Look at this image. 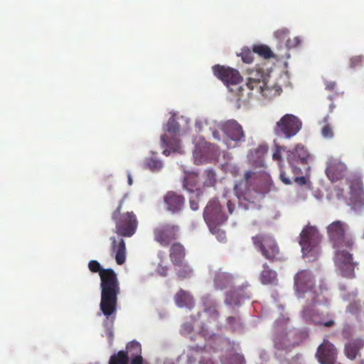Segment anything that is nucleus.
<instances>
[{
  "instance_id": "1",
  "label": "nucleus",
  "mask_w": 364,
  "mask_h": 364,
  "mask_svg": "<svg viewBox=\"0 0 364 364\" xmlns=\"http://www.w3.org/2000/svg\"><path fill=\"white\" fill-rule=\"evenodd\" d=\"M254 175L255 173L252 171L245 172L244 178L235 186L239 206L245 210L256 208L257 202L270 191L272 186L269 176L262 174V179L259 181L257 187L251 188L249 183Z\"/></svg>"
},
{
  "instance_id": "2",
  "label": "nucleus",
  "mask_w": 364,
  "mask_h": 364,
  "mask_svg": "<svg viewBox=\"0 0 364 364\" xmlns=\"http://www.w3.org/2000/svg\"><path fill=\"white\" fill-rule=\"evenodd\" d=\"M269 78V75L262 68L248 70L246 83L238 88L239 100L245 102L258 94L264 98H272L274 92L267 85Z\"/></svg>"
},
{
  "instance_id": "3",
  "label": "nucleus",
  "mask_w": 364,
  "mask_h": 364,
  "mask_svg": "<svg viewBox=\"0 0 364 364\" xmlns=\"http://www.w3.org/2000/svg\"><path fill=\"white\" fill-rule=\"evenodd\" d=\"M223 203H225L228 212L217 198L210 200L203 210V218L211 231L223 225L228 220V215L234 212L235 205L231 200H225Z\"/></svg>"
},
{
  "instance_id": "4",
  "label": "nucleus",
  "mask_w": 364,
  "mask_h": 364,
  "mask_svg": "<svg viewBox=\"0 0 364 364\" xmlns=\"http://www.w3.org/2000/svg\"><path fill=\"white\" fill-rule=\"evenodd\" d=\"M123 203L120 200L111 218L115 224L114 232L120 237H131L136 233L139 223L134 212L122 213Z\"/></svg>"
},
{
  "instance_id": "5",
  "label": "nucleus",
  "mask_w": 364,
  "mask_h": 364,
  "mask_svg": "<svg viewBox=\"0 0 364 364\" xmlns=\"http://www.w3.org/2000/svg\"><path fill=\"white\" fill-rule=\"evenodd\" d=\"M256 250L269 262L280 260L281 252L276 240L271 235L259 233L252 237Z\"/></svg>"
},
{
  "instance_id": "6",
  "label": "nucleus",
  "mask_w": 364,
  "mask_h": 364,
  "mask_svg": "<svg viewBox=\"0 0 364 364\" xmlns=\"http://www.w3.org/2000/svg\"><path fill=\"white\" fill-rule=\"evenodd\" d=\"M214 287L217 290L227 291L236 296H245L250 292L249 285H241L235 287V277L228 272H223L220 269L215 272L213 279Z\"/></svg>"
},
{
  "instance_id": "7",
  "label": "nucleus",
  "mask_w": 364,
  "mask_h": 364,
  "mask_svg": "<svg viewBox=\"0 0 364 364\" xmlns=\"http://www.w3.org/2000/svg\"><path fill=\"white\" fill-rule=\"evenodd\" d=\"M321 235L314 226L306 225L303 228L299 235V243L301 247L304 257L309 254L314 255L318 252V247L321 241Z\"/></svg>"
},
{
  "instance_id": "8",
  "label": "nucleus",
  "mask_w": 364,
  "mask_h": 364,
  "mask_svg": "<svg viewBox=\"0 0 364 364\" xmlns=\"http://www.w3.org/2000/svg\"><path fill=\"white\" fill-rule=\"evenodd\" d=\"M348 225L341 220H336L327 227V233L333 247L340 248L346 247L351 249L354 242L351 238L346 237Z\"/></svg>"
},
{
  "instance_id": "9",
  "label": "nucleus",
  "mask_w": 364,
  "mask_h": 364,
  "mask_svg": "<svg viewBox=\"0 0 364 364\" xmlns=\"http://www.w3.org/2000/svg\"><path fill=\"white\" fill-rule=\"evenodd\" d=\"M181 228L178 225L164 223L153 230L154 239L162 247H168L179 238Z\"/></svg>"
},
{
  "instance_id": "10",
  "label": "nucleus",
  "mask_w": 364,
  "mask_h": 364,
  "mask_svg": "<svg viewBox=\"0 0 364 364\" xmlns=\"http://www.w3.org/2000/svg\"><path fill=\"white\" fill-rule=\"evenodd\" d=\"M302 122L295 115L284 114L274 127V132L279 136L290 139L294 136L301 129Z\"/></svg>"
},
{
  "instance_id": "11",
  "label": "nucleus",
  "mask_w": 364,
  "mask_h": 364,
  "mask_svg": "<svg viewBox=\"0 0 364 364\" xmlns=\"http://www.w3.org/2000/svg\"><path fill=\"white\" fill-rule=\"evenodd\" d=\"M100 280L101 296H117L120 294L117 276L112 269H103L100 272Z\"/></svg>"
},
{
  "instance_id": "12",
  "label": "nucleus",
  "mask_w": 364,
  "mask_h": 364,
  "mask_svg": "<svg viewBox=\"0 0 364 364\" xmlns=\"http://www.w3.org/2000/svg\"><path fill=\"white\" fill-rule=\"evenodd\" d=\"M168 134L161 136V141L163 146L168 147L173 151H177L180 149V140L178 134L180 131V125L173 117L168 120L166 124Z\"/></svg>"
},
{
  "instance_id": "13",
  "label": "nucleus",
  "mask_w": 364,
  "mask_h": 364,
  "mask_svg": "<svg viewBox=\"0 0 364 364\" xmlns=\"http://www.w3.org/2000/svg\"><path fill=\"white\" fill-rule=\"evenodd\" d=\"M350 188V200L355 208L364 206V188L360 176L351 174L347 178Z\"/></svg>"
},
{
  "instance_id": "14",
  "label": "nucleus",
  "mask_w": 364,
  "mask_h": 364,
  "mask_svg": "<svg viewBox=\"0 0 364 364\" xmlns=\"http://www.w3.org/2000/svg\"><path fill=\"white\" fill-rule=\"evenodd\" d=\"M310 157L308 149L301 144H297L294 149L287 151V161L294 173H299V164L306 165Z\"/></svg>"
},
{
  "instance_id": "15",
  "label": "nucleus",
  "mask_w": 364,
  "mask_h": 364,
  "mask_svg": "<svg viewBox=\"0 0 364 364\" xmlns=\"http://www.w3.org/2000/svg\"><path fill=\"white\" fill-rule=\"evenodd\" d=\"M334 262L343 277L349 278L354 277V269L356 264L353 262L352 255L348 252L337 250L334 257Z\"/></svg>"
},
{
  "instance_id": "16",
  "label": "nucleus",
  "mask_w": 364,
  "mask_h": 364,
  "mask_svg": "<svg viewBox=\"0 0 364 364\" xmlns=\"http://www.w3.org/2000/svg\"><path fill=\"white\" fill-rule=\"evenodd\" d=\"M325 172L331 181L336 182L347 175L348 167L340 159L331 156L326 162Z\"/></svg>"
},
{
  "instance_id": "17",
  "label": "nucleus",
  "mask_w": 364,
  "mask_h": 364,
  "mask_svg": "<svg viewBox=\"0 0 364 364\" xmlns=\"http://www.w3.org/2000/svg\"><path fill=\"white\" fill-rule=\"evenodd\" d=\"M294 289L301 294H309L314 288V279L310 271L303 269L297 272L294 277Z\"/></svg>"
},
{
  "instance_id": "18",
  "label": "nucleus",
  "mask_w": 364,
  "mask_h": 364,
  "mask_svg": "<svg viewBox=\"0 0 364 364\" xmlns=\"http://www.w3.org/2000/svg\"><path fill=\"white\" fill-rule=\"evenodd\" d=\"M213 70L214 75L227 86H229L230 84L237 85L242 80L240 73L237 70L229 67L215 65L213 67Z\"/></svg>"
},
{
  "instance_id": "19",
  "label": "nucleus",
  "mask_w": 364,
  "mask_h": 364,
  "mask_svg": "<svg viewBox=\"0 0 364 364\" xmlns=\"http://www.w3.org/2000/svg\"><path fill=\"white\" fill-rule=\"evenodd\" d=\"M337 350L333 344L324 339L318 347L316 356L321 364H335Z\"/></svg>"
},
{
  "instance_id": "20",
  "label": "nucleus",
  "mask_w": 364,
  "mask_h": 364,
  "mask_svg": "<svg viewBox=\"0 0 364 364\" xmlns=\"http://www.w3.org/2000/svg\"><path fill=\"white\" fill-rule=\"evenodd\" d=\"M221 129L227 137L237 143L245 141V132L242 126L235 119H229L222 124Z\"/></svg>"
},
{
  "instance_id": "21",
  "label": "nucleus",
  "mask_w": 364,
  "mask_h": 364,
  "mask_svg": "<svg viewBox=\"0 0 364 364\" xmlns=\"http://www.w3.org/2000/svg\"><path fill=\"white\" fill-rule=\"evenodd\" d=\"M185 198L176 192L168 191L164 196L166 209L173 214L180 213L185 204Z\"/></svg>"
},
{
  "instance_id": "22",
  "label": "nucleus",
  "mask_w": 364,
  "mask_h": 364,
  "mask_svg": "<svg viewBox=\"0 0 364 364\" xmlns=\"http://www.w3.org/2000/svg\"><path fill=\"white\" fill-rule=\"evenodd\" d=\"M111 252L115 255V260L117 264L122 265L125 263L127 258L126 245L123 238L119 240L115 237H111Z\"/></svg>"
},
{
  "instance_id": "23",
  "label": "nucleus",
  "mask_w": 364,
  "mask_h": 364,
  "mask_svg": "<svg viewBox=\"0 0 364 364\" xmlns=\"http://www.w3.org/2000/svg\"><path fill=\"white\" fill-rule=\"evenodd\" d=\"M199 183L198 174L194 172L187 173L183 181V188L190 193L196 191L197 196H200L203 194V191L200 188L198 187Z\"/></svg>"
},
{
  "instance_id": "24",
  "label": "nucleus",
  "mask_w": 364,
  "mask_h": 364,
  "mask_svg": "<svg viewBox=\"0 0 364 364\" xmlns=\"http://www.w3.org/2000/svg\"><path fill=\"white\" fill-rule=\"evenodd\" d=\"M186 256L184 246L180 242H173L169 250V257L173 265L181 264Z\"/></svg>"
},
{
  "instance_id": "25",
  "label": "nucleus",
  "mask_w": 364,
  "mask_h": 364,
  "mask_svg": "<svg viewBox=\"0 0 364 364\" xmlns=\"http://www.w3.org/2000/svg\"><path fill=\"white\" fill-rule=\"evenodd\" d=\"M364 347V341L360 338L354 339L345 345L344 352L350 360L355 359L359 350Z\"/></svg>"
},
{
  "instance_id": "26",
  "label": "nucleus",
  "mask_w": 364,
  "mask_h": 364,
  "mask_svg": "<svg viewBox=\"0 0 364 364\" xmlns=\"http://www.w3.org/2000/svg\"><path fill=\"white\" fill-rule=\"evenodd\" d=\"M260 281L263 284H272L277 282V272L270 269L267 263L263 264V270L260 273Z\"/></svg>"
},
{
  "instance_id": "27",
  "label": "nucleus",
  "mask_w": 364,
  "mask_h": 364,
  "mask_svg": "<svg viewBox=\"0 0 364 364\" xmlns=\"http://www.w3.org/2000/svg\"><path fill=\"white\" fill-rule=\"evenodd\" d=\"M117 297H101L100 309L103 314L109 316L116 310Z\"/></svg>"
},
{
  "instance_id": "28",
  "label": "nucleus",
  "mask_w": 364,
  "mask_h": 364,
  "mask_svg": "<svg viewBox=\"0 0 364 364\" xmlns=\"http://www.w3.org/2000/svg\"><path fill=\"white\" fill-rule=\"evenodd\" d=\"M178 267L176 269V275L181 279H189L193 275V270L189 264L182 262L181 264L175 265Z\"/></svg>"
},
{
  "instance_id": "29",
  "label": "nucleus",
  "mask_w": 364,
  "mask_h": 364,
  "mask_svg": "<svg viewBox=\"0 0 364 364\" xmlns=\"http://www.w3.org/2000/svg\"><path fill=\"white\" fill-rule=\"evenodd\" d=\"M217 181L216 173L213 169H207L203 174V183L205 187H213Z\"/></svg>"
},
{
  "instance_id": "30",
  "label": "nucleus",
  "mask_w": 364,
  "mask_h": 364,
  "mask_svg": "<svg viewBox=\"0 0 364 364\" xmlns=\"http://www.w3.org/2000/svg\"><path fill=\"white\" fill-rule=\"evenodd\" d=\"M252 51L265 59H269L274 57L273 52L267 45H255L253 46Z\"/></svg>"
},
{
  "instance_id": "31",
  "label": "nucleus",
  "mask_w": 364,
  "mask_h": 364,
  "mask_svg": "<svg viewBox=\"0 0 364 364\" xmlns=\"http://www.w3.org/2000/svg\"><path fill=\"white\" fill-rule=\"evenodd\" d=\"M129 356L127 352L119 350L117 353L112 355L109 364H128Z\"/></svg>"
},
{
  "instance_id": "32",
  "label": "nucleus",
  "mask_w": 364,
  "mask_h": 364,
  "mask_svg": "<svg viewBox=\"0 0 364 364\" xmlns=\"http://www.w3.org/2000/svg\"><path fill=\"white\" fill-rule=\"evenodd\" d=\"M323 125L321 127V133L325 139H332L334 136L333 127L328 123V116H326L323 119Z\"/></svg>"
},
{
  "instance_id": "33",
  "label": "nucleus",
  "mask_w": 364,
  "mask_h": 364,
  "mask_svg": "<svg viewBox=\"0 0 364 364\" xmlns=\"http://www.w3.org/2000/svg\"><path fill=\"white\" fill-rule=\"evenodd\" d=\"M176 304L181 308L191 309L194 306L193 297H176Z\"/></svg>"
},
{
  "instance_id": "34",
  "label": "nucleus",
  "mask_w": 364,
  "mask_h": 364,
  "mask_svg": "<svg viewBox=\"0 0 364 364\" xmlns=\"http://www.w3.org/2000/svg\"><path fill=\"white\" fill-rule=\"evenodd\" d=\"M127 349L128 350L127 352H129L131 356L135 357L137 355L141 354V344L137 341H133L128 343L127 345Z\"/></svg>"
},
{
  "instance_id": "35",
  "label": "nucleus",
  "mask_w": 364,
  "mask_h": 364,
  "mask_svg": "<svg viewBox=\"0 0 364 364\" xmlns=\"http://www.w3.org/2000/svg\"><path fill=\"white\" fill-rule=\"evenodd\" d=\"M144 166L152 171H155L161 169V168L162 167V163L159 160L150 158L146 161Z\"/></svg>"
},
{
  "instance_id": "36",
  "label": "nucleus",
  "mask_w": 364,
  "mask_h": 364,
  "mask_svg": "<svg viewBox=\"0 0 364 364\" xmlns=\"http://www.w3.org/2000/svg\"><path fill=\"white\" fill-rule=\"evenodd\" d=\"M284 146H281L279 145L275 146L274 151L272 154V159L275 161L278 162L279 166H281V164L283 161L282 153L285 151Z\"/></svg>"
},
{
  "instance_id": "37",
  "label": "nucleus",
  "mask_w": 364,
  "mask_h": 364,
  "mask_svg": "<svg viewBox=\"0 0 364 364\" xmlns=\"http://www.w3.org/2000/svg\"><path fill=\"white\" fill-rule=\"evenodd\" d=\"M364 62V58L363 55H355L350 59V67L355 68L356 67L361 66Z\"/></svg>"
},
{
  "instance_id": "38",
  "label": "nucleus",
  "mask_w": 364,
  "mask_h": 364,
  "mask_svg": "<svg viewBox=\"0 0 364 364\" xmlns=\"http://www.w3.org/2000/svg\"><path fill=\"white\" fill-rule=\"evenodd\" d=\"M88 267L89 269L93 272L97 273L99 272V274L100 275V272H102L104 269L101 268V265L99 262L97 260H91L88 263Z\"/></svg>"
},
{
  "instance_id": "39",
  "label": "nucleus",
  "mask_w": 364,
  "mask_h": 364,
  "mask_svg": "<svg viewBox=\"0 0 364 364\" xmlns=\"http://www.w3.org/2000/svg\"><path fill=\"white\" fill-rule=\"evenodd\" d=\"M240 55L244 63H250L253 60L252 53L249 49L242 50Z\"/></svg>"
},
{
  "instance_id": "40",
  "label": "nucleus",
  "mask_w": 364,
  "mask_h": 364,
  "mask_svg": "<svg viewBox=\"0 0 364 364\" xmlns=\"http://www.w3.org/2000/svg\"><path fill=\"white\" fill-rule=\"evenodd\" d=\"M196 163L197 164H202L206 159V157L200 154V151L198 149H196L193 152Z\"/></svg>"
},
{
  "instance_id": "41",
  "label": "nucleus",
  "mask_w": 364,
  "mask_h": 364,
  "mask_svg": "<svg viewBox=\"0 0 364 364\" xmlns=\"http://www.w3.org/2000/svg\"><path fill=\"white\" fill-rule=\"evenodd\" d=\"M300 43V39L299 37H294L292 39L288 38L287 40V46L288 48H294L297 46Z\"/></svg>"
},
{
  "instance_id": "42",
  "label": "nucleus",
  "mask_w": 364,
  "mask_h": 364,
  "mask_svg": "<svg viewBox=\"0 0 364 364\" xmlns=\"http://www.w3.org/2000/svg\"><path fill=\"white\" fill-rule=\"evenodd\" d=\"M268 151V146L267 144H261L259 145L255 150V153L259 157L266 154Z\"/></svg>"
},
{
  "instance_id": "43",
  "label": "nucleus",
  "mask_w": 364,
  "mask_h": 364,
  "mask_svg": "<svg viewBox=\"0 0 364 364\" xmlns=\"http://www.w3.org/2000/svg\"><path fill=\"white\" fill-rule=\"evenodd\" d=\"M198 197L199 196H196V198H191L190 199V201H189V203H190V208L193 210H197L199 208Z\"/></svg>"
},
{
  "instance_id": "44",
  "label": "nucleus",
  "mask_w": 364,
  "mask_h": 364,
  "mask_svg": "<svg viewBox=\"0 0 364 364\" xmlns=\"http://www.w3.org/2000/svg\"><path fill=\"white\" fill-rule=\"evenodd\" d=\"M289 31L288 29L282 28L277 31L275 32V36L277 38H284L289 34Z\"/></svg>"
},
{
  "instance_id": "45",
  "label": "nucleus",
  "mask_w": 364,
  "mask_h": 364,
  "mask_svg": "<svg viewBox=\"0 0 364 364\" xmlns=\"http://www.w3.org/2000/svg\"><path fill=\"white\" fill-rule=\"evenodd\" d=\"M326 89L330 91H333L336 87V83L334 81H326L325 82Z\"/></svg>"
},
{
  "instance_id": "46",
  "label": "nucleus",
  "mask_w": 364,
  "mask_h": 364,
  "mask_svg": "<svg viewBox=\"0 0 364 364\" xmlns=\"http://www.w3.org/2000/svg\"><path fill=\"white\" fill-rule=\"evenodd\" d=\"M280 178L282 181V182L287 185H289L291 183L289 178L286 176V173L283 171H281L280 172Z\"/></svg>"
},
{
  "instance_id": "47",
  "label": "nucleus",
  "mask_w": 364,
  "mask_h": 364,
  "mask_svg": "<svg viewBox=\"0 0 364 364\" xmlns=\"http://www.w3.org/2000/svg\"><path fill=\"white\" fill-rule=\"evenodd\" d=\"M279 340H280V338L278 336L274 338V344H275L276 348L278 350H283V349L287 348V346H286L285 344H282L280 343Z\"/></svg>"
},
{
  "instance_id": "48",
  "label": "nucleus",
  "mask_w": 364,
  "mask_h": 364,
  "mask_svg": "<svg viewBox=\"0 0 364 364\" xmlns=\"http://www.w3.org/2000/svg\"><path fill=\"white\" fill-rule=\"evenodd\" d=\"M342 335L346 339L350 338V337L351 336V332L349 326L343 328L342 331Z\"/></svg>"
},
{
  "instance_id": "49",
  "label": "nucleus",
  "mask_w": 364,
  "mask_h": 364,
  "mask_svg": "<svg viewBox=\"0 0 364 364\" xmlns=\"http://www.w3.org/2000/svg\"><path fill=\"white\" fill-rule=\"evenodd\" d=\"M142 363H143V358L141 355H137L136 356L134 357L131 361V364H142Z\"/></svg>"
},
{
  "instance_id": "50",
  "label": "nucleus",
  "mask_w": 364,
  "mask_h": 364,
  "mask_svg": "<svg viewBox=\"0 0 364 364\" xmlns=\"http://www.w3.org/2000/svg\"><path fill=\"white\" fill-rule=\"evenodd\" d=\"M322 325L326 327H331L334 325V321L333 320H329L326 322L322 323Z\"/></svg>"
},
{
  "instance_id": "51",
  "label": "nucleus",
  "mask_w": 364,
  "mask_h": 364,
  "mask_svg": "<svg viewBox=\"0 0 364 364\" xmlns=\"http://www.w3.org/2000/svg\"><path fill=\"white\" fill-rule=\"evenodd\" d=\"M176 296H188V293L183 289H180L176 294Z\"/></svg>"
},
{
  "instance_id": "52",
  "label": "nucleus",
  "mask_w": 364,
  "mask_h": 364,
  "mask_svg": "<svg viewBox=\"0 0 364 364\" xmlns=\"http://www.w3.org/2000/svg\"><path fill=\"white\" fill-rule=\"evenodd\" d=\"M205 311L207 312V311H208V310H205ZM208 311L212 312V313H213V314L215 317H218V311H217L215 308L209 309H208Z\"/></svg>"
},
{
  "instance_id": "53",
  "label": "nucleus",
  "mask_w": 364,
  "mask_h": 364,
  "mask_svg": "<svg viewBox=\"0 0 364 364\" xmlns=\"http://www.w3.org/2000/svg\"><path fill=\"white\" fill-rule=\"evenodd\" d=\"M235 320H236V318H235V317H234V316H229V317H228V318H227L228 323H230V324H231V323H232L233 322H235Z\"/></svg>"
},
{
  "instance_id": "54",
  "label": "nucleus",
  "mask_w": 364,
  "mask_h": 364,
  "mask_svg": "<svg viewBox=\"0 0 364 364\" xmlns=\"http://www.w3.org/2000/svg\"><path fill=\"white\" fill-rule=\"evenodd\" d=\"M348 309L350 312H351V313L355 312V311L353 310V304H350Z\"/></svg>"
},
{
  "instance_id": "55",
  "label": "nucleus",
  "mask_w": 364,
  "mask_h": 364,
  "mask_svg": "<svg viewBox=\"0 0 364 364\" xmlns=\"http://www.w3.org/2000/svg\"><path fill=\"white\" fill-rule=\"evenodd\" d=\"M128 183L130 186L132 184V178L130 174H128Z\"/></svg>"
},
{
  "instance_id": "56",
  "label": "nucleus",
  "mask_w": 364,
  "mask_h": 364,
  "mask_svg": "<svg viewBox=\"0 0 364 364\" xmlns=\"http://www.w3.org/2000/svg\"><path fill=\"white\" fill-rule=\"evenodd\" d=\"M255 174L252 177V178L250 179V183H249V184L251 186H250V188H254V187L252 186V184H251L252 180H254V181H255V183H257V181H255Z\"/></svg>"
},
{
  "instance_id": "57",
  "label": "nucleus",
  "mask_w": 364,
  "mask_h": 364,
  "mask_svg": "<svg viewBox=\"0 0 364 364\" xmlns=\"http://www.w3.org/2000/svg\"><path fill=\"white\" fill-rule=\"evenodd\" d=\"M163 154H164V155H166V156H168V155L170 154V150H168V149H165V150H164Z\"/></svg>"
},
{
  "instance_id": "58",
  "label": "nucleus",
  "mask_w": 364,
  "mask_h": 364,
  "mask_svg": "<svg viewBox=\"0 0 364 364\" xmlns=\"http://www.w3.org/2000/svg\"><path fill=\"white\" fill-rule=\"evenodd\" d=\"M200 364H213V361L211 360H207L205 363H200Z\"/></svg>"
},
{
  "instance_id": "59",
  "label": "nucleus",
  "mask_w": 364,
  "mask_h": 364,
  "mask_svg": "<svg viewBox=\"0 0 364 364\" xmlns=\"http://www.w3.org/2000/svg\"><path fill=\"white\" fill-rule=\"evenodd\" d=\"M296 180H301L302 182H304L305 181V178L304 177H300V178H297L296 177L295 178Z\"/></svg>"
},
{
  "instance_id": "60",
  "label": "nucleus",
  "mask_w": 364,
  "mask_h": 364,
  "mask_svg": "<svg viewBox=\"0 0 364 364\" xmlns=\"http://www.w3.org/2000/svg\"><path fill=\"white\" fill-rule=\"evenodd\" d=\"M259 166H264V164H263V161L260 160L259 162Z\"/></svg>"
},
{
  "instance_id": "61",
  "label": "nucleus",
  "mask_w": 364,
  "mask_h": 364,
  "mask_svg": "<svg viewBox=\"0 0 364 364\" xmlns=\"http://www.w3.org/2000/svg\"><path fill=\"white\" fill-rule=\"evenodd\" d=\"M226 293H227V296H229V294H230V296H235V294H231V293H230V292H227V291H226Z\"/></svg>"
},
{
  "instance_id": "62",
  "label": "nucleus",
  "mask_w": 364,
  "mask_h": 364,
  "mask_svg": "<svg viewBox=\"0 0 364 364\" xmlns=\"http://www.w3.org/2000/svg\"><path fill=\"white\" fill-rule=\"evenodd\" d=\"M166 269H165L164 271H166ZM161 274L162 275H164V276H165V275H166V272H161Z\"/></svg>"
},
{
  "instance_id": "63",
  "label": "nucleus",
  "mask_w": 364,
  "mask_h": 364,
  "mask_svg": "<svg viewBox=\"0 0 364 364\" xmlns=\"http://www.w3.org/2000/svg\"><path fill=\"white\" fill-rule=\"evenodd\" d=\"M213 135H214L215 137H217V134H216L215 132L213 133Z\"/></svg>"
}]
</instances>
